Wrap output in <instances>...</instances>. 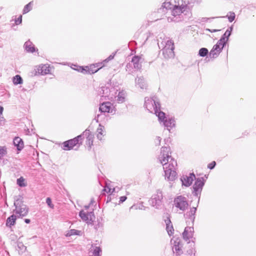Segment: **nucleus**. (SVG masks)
Instances as JSON below:
<instances>
[{
	"instance_id": "nucleus-1",
	"label": "nucleus",
	"mask_w": 256,
	"mask_h": 256,
	"mask_svg": "<svg viewBox=\"0 0 256 256\" xmlns=\"http://www.w3.org/2000/svg\"><path fill=\"white\" fill-rule=\"evenodd\" d=\"M163 6L166 8L172 10V14L174 16H180L188 8L187 4L183 2L182 0H178L177 4L175 2V4L172 5L169 2H165Z\"/></svg>"
},
{
	"instance_id": "nucleus-2",
	"label": "nucleus",
	"mask_w": 256,
	"mask_h": 256,
	"mask_svg": "<svg viewBox=\"0 0 256 256\" xmlns=\"http://www.w3.org/2000/svg\"><path fill=\"white\" fill-rule=\"evenodd\" d=\"M177 165L176 161L174 158H171L168 165L164 166L166 179L171 181L176 179V170Z\"/></svg>"
},
{
	"instance_id": "nucleus-3",
	"label": "nucleus",
	"mask_w": 256,
	"mask_h": 256,
	"mask_svg": "<svg viewBox=\"0 0 256 256\" xmlns=\"http://www.w3.org/2000/svg\"><path fill=\"white\" fill-rule=\"evenodd\" d=\"M227 41L228 38L226 40L224 38H222L213 46L210 51V56L213 58H216L222 52Z\"/></svg>"
},
{
	"instance_id": "nucleus-4",
	"label": "nucleus",
	"mask_w": 256,
	"mask_h": 256,
	"mask_svg": "<svg viewBox=\"0 0 256 256\" xmlns=\"http://www.w3.org/2000/svg\"><path fill=\"white\" fill-rule=\"evenodd\" d=\"M82 136H78L72 139L69 140L62 143V149L64 150H72L74 146L82 144Z\"/></svg>"
},
{
	"instance_id": "nucleus-5",
	"label": "nucleus",
	"mask_w": 256,
	"mask_h": 256,
	"mask_svg": "<svg viewBox=\"0 0 256 256\" xmlns=\"http://www.w3.org/2000/svg\"><path fill=\"white\" fill-rule=\"evenodd\" d=\"M174 42L172 40H168L166 42L165 46L162 50L163 55L166 58H173L174 56Z\"/></svg>"
},
{
	"instance_id": "nucleus-6",
	"label": "nucleus",
	"mask_w": 256,
	"mask_h": 256,
	"mask_svg": "<svg viewBox=\"0 0 256 256\" xmlns=\"http://www.w3.org/2000/svg\"><path fill=\"white\" fill-rule=\"evenodd\" d=\"M170 148L168 147H162L161 148L160 154V163L163 165V166H165L166 165H168L170 158H172L170 156Z\"/></svg>"
},
{
	"instance_id": "nucleus-7",
	"label": "nucleus",
	"mask_w": 256,
	"mask_h": 256,
	"mask_svg": "<svg viewBox=\"0 0 256 256\" xmlns=\"http://www.w3.org/2000/svg\"><path fill=\"white\" fill-rule=\"evenodd\" d=\"M170 148L168 147H162L161 148L160 154V163L163 165V166H165L166 165H168L170 158H172L170 156Z\"/></svg>"
},
{
	"instance_id": "nucleus-8",
	"label": "nucleus",
	"mask_w": 256,
	"mask_h": 256,
	"mask_svg": "<svg viewBox=\"0 0 256 256\" xmlns=\"http://www.w3.org/2000/svg\"><path fill=\"white\" fill-rule=\"evenodd\" d=\"M174 204L176 207L182 210H184L188 208V202L184 197L177 196L174 200Z\"/></svg>"
},
{
	"instance_id": "nucleus-9",
	"label": "nucleus",
	"mask_w": 256,
	"mask_h": 256,
	"mask_svg": "<svg viewBox=\"0 0 256 256\" xmlns=\"http://www.w3.org/2000/svg\"><path fill=\"white\" fill-rule=\"evenodd\" d=\"M81 136L82 138H82H86L85 146L90 150L92 146L93 145V140L94 138V135L90 133L89 130H88L86 131Z\"/></svg>"
},
{
	"instance_id": "nucleus-10",
	"label": "nucleus",
	"mask_w": 256,
	"mask_h": 256,
	"mask_svg": "<svg viewBox=\"0 0 256 256\" xmlns=\"http://www.w3.org/2000/svg\"><path fill=\"white\" fill-rule=\"evenodd\" d=\"M163 198L162 193L161 191H158L151 199V204L154 206H158L160 205Z\"/></svg>"
},
{
	"instance_id": "nucleus-11",
	"label": "nucleus",
	"mask_w": 256,
	"mask_h": 256,
	"mask_svg": "<svg viewBox=\"0 0 256 256\" xmlns=\"http://www.w3.org/2000/svg\"><path fill=\"white\" fill-rule=\"evenodd\" d=\"M80 216L83 220L87 222H91L95 219V216L93 212L86 213L83 210L80 212Z\"/></svg>"
},
{
	"instance_id": "nucleus-12",
	"label": "nucleus",
	"mask_w": 256,
	"mask_h": 256,
	"mask_svg": "<svg viewBox=\"0 0 256 256\" xmlns=\"http://www.w3.org/2000/svg\"><path fill=\"white\" fill-rule=\"evenodd\" d=\"M98 69L96 68V65L94 64H90L88 66H86L84 68H81V72H83L84 74H92L96 73L97 72Z\"/></svg>"
},
{
	"instance_id": "nucleus-13",
	"label": "nucleus",
	"mask_w": 256,
	"mask_h": 256,
	"mask_svg": "<svg viewBox=\"0 0 256 256\" xmlns=\"http://www.w3.org/2000/svg\"><path fill=\"white\" fill-rule=\"evenodd\" d=\"M195 178V175L194 174H190L189 176H186L182 180V184L186 186H190Z\"/></svg>"
},
{
	"instance_id": "nucleus-14",
	"label": "nucleus",
	"mask_w": 256,
	"mask_h": 256,
	"mask_svg": "<svg viewBox=\"0 0 256 256\" xmlns=\"http://www.w3.org/2000/svg\"><path fill=\"white\" fill-rule=\"evenodd\" d=\"M204 185V182L202 180L198 179L196 181L193 188L196 195L201 192Z\"/></svg>"
},
{
	"instance_id": "nucleus-15",
	"label": "nucleus",
	"mask_w": 256,
	"mask_h": 256,
	"mask_svg": "<svg viewBox=\"0 0 256 256\" xmlns=\"http://www.w3.org/2000/svg\"><path fill=\"white\" fill-rule=\"evenodd\" d=\"M15 212L16 214L19 215V217H23L28 214V209L26 206H22L20 208H16Z\"/></svg>"
},
{
	"instance_id": "nucleus-16",
	"label": "nucleus",
	"mask_w": 256,
	"mask_h": 256,
	"mask_svg": "<svg viewBox=\"0 0 256 256\" xmlns=\"http://www.w3.org/2000/svg\"><path fill=\"white\" fill-rule=\"evenodd\" d=\"M112 104L110 102H103L100 105L99 110L102 112H110Z\"/></svg>"
},
{
	"instance_id": "nucleus-17",
	"label": "nucleus",
	"mask_w": 256,
	"mask_h": 256,
	"mask_svg": "<svg viewBox=\"0 0 256 256\" xmlns=\"http://www.w3.org/2000/svg\"><path fill=\"white\" fill-rule=\"evenodd\" d=\"M38 70L40 74L44 75L50 72V68L48 64H42L38 66Z\"/></svg>"
},
{
	"instance_id": "nucleus-18",
	"label": "nucleus",
	"mask_w": 256,
	"mask_h": 256,
	"mask_svg": "<svg viewBox=\"0 0 256 256\" xmlns=\"http://www.w3.org/2000/svg\"><path fill=\"white\" fill-rule=\"evenodd\" d=\"M13 142L18 151L21 150L24 147V142L20 137H16L14 139Z\"/></svg>"
},
{
	"instance_id": "nucleus-19",
	"label": "nucleus",
	"mask_w": 256,
	"mask_h": 256,
	"mask_svg": "<svg viewBox=\"0 0 256 256\" xmlns=\"http://www.w3.org/2000/svg\"><path fill=\"white\" fill-rule=\"evenodd\" d=\"M106 136V132L104 126H100L96 130V136L100 140H104V136Z\"/></svg>"
},
{
	"instance_id": "nucleus-20",
	"label": "nucleus",
	"mask_w": 256,
	"mask_h": 256,
	"mask_svg": "<svg viewBox=\"0 0 256 256\" xmlns=\"http://www.w3.org/2000/svg\"><path fill=\"white\" fill-rule=\"evenodd\" d=\"M163 122L164 126L168 128V130H170L169 128H172L174 127L176 125L175 120L172 118H166Z\"/></svg>"
},
{
	"instance_id": "nucleus-21",
	"label": "nucleus",
	"mask_w": 256,
	"mask_h": 256,
	"mask_svg": "<svg viewBox=\"0 0 256 256\" xmlns=\"http://www.w3.org/2000/svg\"><path fill=\"white\" fill-rule=\"evenodd\" d=\"M174 244L173 248L178 254H180L182 251L180 240L178 238H176L174 240Z\"/></svg>"
},
{
	"instance_id": "nucleus-22",
	"label": "nucleus",
	"mask_w": 256,
	"mask_h": 256,
	"mask_svg": "<svg viewBox=\"0 0 256 256\" xmlns=\"http://www.w3.org/2000/svg\"><path fill=\"white\" fill-rule=\"evenodd\" d=\"M183 238L186 240H188L192 237V233L191 228H186L182 234Z\"/></svg>"
},
{
	"instance_id": "nucleus-23",
	"label": "nucleus",
	"mask_w": 256,
	"mask_h": 256,
	"mask_svg": "<svg viewBox=\"0 0 256 256\" xmlns=\"http://www.w3.org/2000/svg\"><path fill=\"white\" fill-rule=\"evenodd\" d=\"M16 220V216L12 214L8 217L6 222V226L8 227L11 228L12 226L14 225Z\"/></svg>"
},
{
	"instance_id": "nucleus-24",
	"label": "nucleus",
	"mask_w": 256,
	"mask_h": 256,
	"mask_svg": "<svg viewBox=\"0 0 256 256\" xmlns=\"http://www.w3.org/2000/svg\"><path fill=\"white\" fill-rule=\"evenodd\" d=\"M154 113L158 116L160 121L164 122L166 118L165 113L158 110L157 107L154 110Z\"/></svg>"
},
{
	"instance_id": "nucleus-25",
	"label": "nucleus",
	"mask_w": 256,
	"mask_h": 256,
	"mask_svg": "<svg viewBox=\"0 0 256 256\" xmlns=\"http://www.w3.org/2000/svg\"><path fill=\"white\" fill-rule=\"evenodd\" d=\"M166 229L168 232V234L170 236L172 235L174 232V229L172 226V224L170 220V218H168L166 220Z\"/></svg>"
},
{
	"instance_id": "nucleus-26",
	"label": "nucleus",
	"mask_w": 256,
	"mask_h": 256,
	"mask_svg": "<svg viewBox=\"0 0 256 256\" xmlns=\"http://www.w3.org/2000/svg\"><path fill=\"white\" fill-rule=\"evenodd\" d=\"M140 58L138 56H134L132 58V62L133 63L134 66L136 68H140Z\"/></svg>"
},
{
	"instance_id": "nucleus-27",
	"label": "nucleus",
	"mask_w": 256,
	"mask_h": 256,
	"mask_svg": "<svg viewBox=\"0 0 256 256\" xmlns=\"http://www.w3.org/2000/svg\"><path fill=\"white\" fill-rule=\"evenodd\" d=\"M33 2H30L24 8L23 14H26L30 11L32 8Z\"/></svg>"
},
{
	"instance_id": "nucleus-28",
	"label": "nucleus",
	"mask_w": 256,
	"mask_h": 256,
	"mask_svg": "<svg viewBox=\"0 0 256 256\" xmlns=\"http://www.w3.org/2000/svg\"><path fill=\"white\" fill-rule=\"evenodd\" d=\"M13 83L16 85L18 84H21L22 82V80L20 75H16L13 78Z\"/></svg>"
},
{
	"instance_id": "nucleus-29",
	"label": "nucleus",
	"mask_w": 256,
	"mask_h": 256,
	"mask_svg": "<svg viewBox=\"0 0 256 256\" xmlns=\"http://www.w3.org/2000/svg\"><path fill=\"white\" fill-rule=\"evenodd\" d=\"M125 93L123 92H120L118 96V101L119 102H122L124 101L125 100Z\"/></svg>"
},
{
	"instance_id": "nucleus-30",
	"label": "nucleus",
	"mask_w": 256,
	"mask_h": 256,
	"mask_svg": "<svg viewBox=\"0 0 256 256\" xmlns=\"http://www.w3.org/2000/svg\"><path fill=\"white\" fill-rule=\"evenodd\" d=\"M7 153V148L6 146H0V158L6 156Z\"/></svg>"
},
{
	"instance_id": "nucleus-31",
	"label": "nucleus",
	"mask_w": 256,
	"mask_h": 256,
	"mask_svg": "<svg viewBox=\"0 0 256 256\" xmlns=\"http://www.w3.org/2000/svg\"><path fill=\"white\" fill-rule=\"evenodd\" d=\"M24 179L23 177H20L17 180V184L22 187V186H26L25 182H24Z\"/></svg>"
},
{
	"instance_id": "nucleus-32",
	"label": "nucleus",
	"mask_w": 256,
	"mask_h": 256,
	"mask_svg": "<svg viewBox=\"0 0 256 256\" xmlns=\"http://www.w3.org/2000/svg\"><path fill=\"white\" fill-rule=\"evenodd\" d=\"M208 53V50L206 48H202L199 50V54L201 56H205Z\"/></svg>"
},
{
	"instance_id": "nucleus-33",
	"label": "nucleus",
	"mask_w": 256,
	"mask_h": 256,
	"mask_svg": "<svg viewBox=\"0 0 256 256\" xmlns=\"http://www.w3.org/2000/svg\"><path fill=\"white\" fill-rule=\"evenodd\" d=\"M107 62V60H105L102 62L94 64L98 70H100L104 66V62Z\"/></svg>"
},
{
	"instance_id": "nucleus-34",
	"label": "nucleus",
	"mask_w": 256,
	"mask_h": 256,
	"mask_svg": "<svg viewBox=\"0 0 256 256\" xmlns=\"http://www.w3.org/2000/svg\"><path fill=\"white\" fill-rule=\"evenodd\" d=\"M104 191L106 192L108 194H112L114 191V188H110L109 186H108V185H106L104 187Z\"/></svg>"
},
{
	"instance_id": "nucleus-35",
	"label": "nucleus",
	"mask_w": 256,
	"mask_h": 256,
	"mask_svg": "<svg viewBox=\"0 0 256 256\" xmlns=\"http://www.w3.org/2000/svg\"><path fill=\"white\" fill-rule=\"evenodd\" d=\"M102 252V250L100 247H96L94 250V254L95 256H100V253Z\"/></svg>"
},
{
	"instance_id": "nucleus-36",
	"label": "nucleus",
	"mask_w": 256,
	"mask_h": 256,
	"mask_svg": "<svg viewBox=\"0 0 256 256\" xmlns=\"http://www.w3.org/2000/svg\"><path fill=\"white\" fill-rule=\"evenodd\" d=\"M230 30H226L222 38H224L226 40L228 39L231 34L232 28H230Z\"/></svg>"
},
{
	"instance_id": "nucleus-37",
	"label": "nucleus",
	"mask_w": 256,
	"mask_h": 256,
	"mask_svg": "<svg viewBox=\"0 0 256 256\" xmlns=\"http://www.w3.org/2000/svg\"><path fill=\"white\" fill-rule=\"evenodd\" d=\"M26 48L27 51L30 52H34L35 50L34 48L31 46L30 44L28 46V44H26Z\"/></svg>"
},
{
	"instance_id": "nucleus-38",
	"label": "nucleus",
	"mask_w": 256,
	"mask_h": 256,
	"mask_svg": "<svg viewBox=\"0 0 256 256\" xmlns=\"http://www.w3.org/2000/svg\"><path fill=\"white\" fill-rule=\"evenodd\" d=\"M228 18L229 21L232 22L235 18V14L234 12H230L229 15L228 16Z\"/></svg>"
},
{
	"instance_id": "nucleus-39",
	"label": "nucleus",
	"mask_w": 256,
	"mask_h": 256,
	"mask_svg": "<svg viewBox=\"0 0 256 256\" xmlns=\"http://www.w3.org/2000/svg\"><path fill=\"white\" fill-rule=\"evenodd\" d=\"M46 202L48 205L52 208H53L54 207V204H52V200L50 198H48L46 200Z\"/></svg>"
},
{
	"instance_id": "nucleus-40",
	"label": "nucleus",
	"mask_w": 256,
	"mask_h": 256,
	"mask_svg": "<svg viewBox=\"0 0 256 256\" xmlns=\"http://www.w3.org/2000/svg\"><path fill=\"white\" fill-rule=\"evenodd\" d=\"M22 16H20L17 20H16V24H19L22 23Z\"/></svg>"
},
{
	"instance_id": "nucleus-41",
	"label": "nucleus",
	"mask_w": 256,
	"mask_h": 256,
	"mask_svg": "<svg viewBox=\"0 0 256 256\" xmlns=\"http://www.w3.org/2000/svg\"><path fill=\"white\" fill-rule=\"evenodd\" d=\"M216 164V163L214 161L212 162H210V164H208V168L210 169H212L215 166Z\"/></svg>"
},
{
	"instance_id": "nucleus-42",
	"label": "nucleus",
	"mask_w": 256,
	"mask_h": 256,
	"mask_svg": "<svg viewBox=\"0 0 256 256\" xmlns=\"http://www.w3.org/2000/svg\"><path fill=\"white\" fill-rule=\"evenodd\" d=\"M127 198L126 196H122L120 198V201L121 202H123L126 200Z\"/></svg>"
},
{
	"instance_id": "nucleus-43",
	"label": "nucleus",
	"mask_w": 256,
	"mask_h": 256,
	"mask_svg": "<svg viewBox=\"0 0 256 256\" xmlns=\"http://www.w3.org/2000/svg\"><path fill=\"white\" fill-rule=\"evenodd\" d=\"M77 232H78L77 230H72L70 232V235L71 234H78V233Z\"/></svg>"
},
{
	"instance_id": "nucleus-44",
	"label": "nucleus",
	"mask_w": 256,
	"mask_h": 256,
	"mask_svg": "<svg viewBox=\"0 0 256 256\" xmlns=\"http://www.w3.org/2000/svg\"><path fill=\"white\" fill-rule=\"evenodd\" d=\"M4 110V108L2 106H0V115H2Z\"/></svg>"
},
{
	"instance_id": "nucleus-45",
	"label": "nucleus",
	"mask_w": 256,
	"mask_h": 256,
	"mask_svg": "<svg viewBox=\"0 0 256 256\" xmlns=\"http://www.w3.org/2000/svg\"><path fill=\"white\" fill-rule=\"evenodd\" d=\"M24 222H26V224H29V223H30V219L26 218V219H25V220H24Z\"/></svg>"
},
{
	"instance_id": "nucleus-46",
	"label": "nucleus",
	"mask_w": 256,
	"mask_h": 256,
	"mask_svg": "<svg viewBox=\"0 0 256 256\" xmlns=\"http://www.w3.org/2000/svg\"><path fill=\"white\" fill-rule=\"evenodd\" d=\"M216 31H217V30H212V31H211V30H210V32H216Z\"/></svg>"
}]
</instances>
